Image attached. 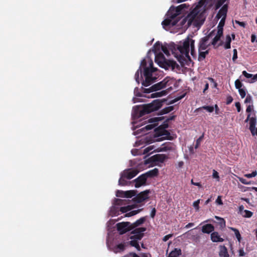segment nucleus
I'll list each match as a JSON object with an SVG mask.
<instances>
[{
	"instance_id": "f257e3e1",
	"label": "nucleus",
	"mask_w": 257,
	"mask_h": 257,
	"mask_svg": "<svg viewBox=\"0 0 257 257\" xmlns=\"http://www.w3.org/2000/svg\"><path fill=\"white\" fill-rule=\"evenodd\" d=\"M166 100L163 99H156L152 102L143 105H136L133 107V116L136 118H139L144 115L160 109L163 105V103Z\"/></svg>"
},
{
	"instance_id": "f03ea898",
	"label": "nucleus",
	"mask_w": 257,
	"mask_h": 257,
	"mask_svg": "<svg viewBox=\"0 0 257 257\" xmlns=\"http://www.w3.org/2000/svg\"><path fill=\"white\" fill-rule=\"evenodd\" d=\"M195 41L193 39H190L189 37L186 38L183 42L177 46V49L180 52V55L177 56L176 57L178 61L181 64L184 63L185 58L191 60L189 56V51L190 47L191 54L192 56H195Z\"/></svg>"
},
{
	"instance_id": "7ed1b4c3",
	"label": "nucleus",
	"mask_w": 257,
	"mask_h": 257,
	"mask_svg": "<svg viewBox=\"0 0 257 257\" xmlns=\"http://www.w3.org/2000/svg\"><path fill=\"white\" fill-rule=\"evenodd\" d=\"M204 2L203 0H201L198 4L193 9L188 16V25H190L194 21H199L201 24H202L205 19L206 9L204 6Z\"/></svg>"
},
{
	"instance_id": "20e7f679",
	"label": "nucleus",
	"mask_w": 257,
	"mask_h": 257,
	"mask_svg": "<svg viewBox=\"0 0 257 257\" xmlns=\"http://www.w3.org/2000/svg\"><path fill=\"white\" fill-rule=\"evenodd\" d=\"M157 68L153 67V62L152 60L149 61V66L145 67L144 69V76L145 77V80L142 82V85L144 86H148L154 83L156 80V77L152 76V73L156 71Z\"/></svg>"
},
{
	"instance_id": "39448f33",
	"label": "nucleus",
	"mask_w": 257,
	"mask_h": 257,
	"mask_svg": "<svg viewBox=\"0 0 257 257\" xmlns=\"http://www.w3.org/2000/svg\"><path fill=\"white\" fill-rule=\"evenodd\" d=\"M185 4H182L177 8L171 7L167 13V17L173 20H178V22L180 20L181 16H180L184 7Z\"/></svg>"
},
{
	"instance_id": "423d86ee",
	"label": "nucleus",
	"mask_w": 257,
	"mask_h": 257,
	"mask_svg": "<svg viewBox=\"0 0 257 257\" xmlns=\"http://www.w3.org/2000/svg\"><path fill=\"white\" fill-rule=\"evenodd\" d=\"M168 159L167 156L165 154H156L152 156L145 160L146 164H150L153 166L156 165V163H163L165 160Z\"/></svg>"
},
{
	"instance_id": "0eeeda50",
	"label": "nucleus",
	"mask_w": 257,
	"mask_h": 257,
	"mask_svg": "<svg viewBox=\"0 0 257 257\" xmlns=\"http://www.w3.org/2000/svg\"><path fill=\"white\" fill-rule=\"evenodd\" d=\"M117 230L120 234H123L133 229L131 223L130 222H122L116 224Z\"/></svg>"
},
{
	"instance_id": "6e6552de",
	"label": "nucleus",
	"mask_w": 257,
	"mask_h": 257,
	"mask_svg": "<svg viewBox=\"0 0 257 257\" xmlns=\"http://www.w3.org/2000/svg\"><path fill=\"white\" fill-rule=\"evenodd\" d=\"M215 30L212 31L208 35L202 38L198 46V50L199 51L201 50H204L208 48V46L210 45L211 44H208V41L209 39L213 36L214 35Z\"/></svg>"
},
{
	"instance_id": "1a4fd4ad",
	"label": "nucleus",
	"mask_w": 257,
	"mask_h": 257,
	"mask_svg": "<svg viewBox=\"0 0 257 257\" xmlns=\"http://www.w3.org/2000/svg\"><path fill=\"white\" fill-rule=\"evenodd\" d=\"M248 120L249 121V129L250 131L251 135L253 136H257V128H255V124L256 122V117L255 116L250 117V114H248L247 115V117L245 120V121L247 122Z\"/></svg>"
},
{
	"instance_id": "9d476101",
	"label": "nucleus",
	"mask_w": 257,
	"mask_h": 257,
	"mask_svg": "<svg viewBox=\"0 0 257 257\" xmlns=\"http://www.w3.org/2000/svg\"><path fill=\"white\" fill-rule=\"evenodd\" d=\"M150 193L149 190H146L140 192L135 196L133 199L134 202L140 203L149 198V194Z\"/></svg>"
},
{
	"instance_id": "9b49d317",
	"label": "nucleus",
	"mask_w": 257,
	"mask_h": 257,
	"mask_svg": "<svg viewBox=\"0 0 257 257\" xmlns=\"http://www.w3.org/2000/svg\"><path fill=\"white\" fill-rule=\"evenodd\" d=\"M146 230V227H139L135 229L131 232L134 235L131 236V239H136L141 240L144 236V232Z\"/></svg>"
},
{
	"instance_id": "f8f14e48",
	"label": "nucleus",
	"mask_w": 257,
	"mask_h": 257,
	"mask_svg": "<svg viewBox=\"0 0 257 257\" xmlns=\"http://www.w3.org/2000/svg\"><path fill=\"white\" fill-rule=\"evenodd\" d=\"M139 171L136 169H128L124 170L122 173V176L127 179H131L135 177Z\"/></svg>"
},
{
	"instance_id": "ddd939ff",
	"label": "nucleus",
	"mask_w": 257,
	"mask_h": 257,
	"mask_svg": "<svg viewBox=\"0 0 257 257\" xmlns=\"http://www.w3.org/2000/svg\"><path fill=\"white\" fill-rule=\"evenodd\" d=\"M147 179L148 178L145 173L141 175L137 178L134 180V181L135 182V187L139 188L141 186L146 185Z\"/></svg>"
},
{
	"instance_id": "4468645a",
	"label": "nucleus",
	"mask_w": 257,
	"mask_h": 257,
	"mask_svg": "<svg viewBox=\"0 0 257 257\" xmlns=\"http://www.w3.org/2000/svg\"><path fill=\"white\" fill-rule=\"evenodd\" d=\"M168 81L169 80H168L167 78H165L163 81L152 86V89L154 91H156L157 90L164 88L166 87Z\"/></svg>"
},
{
	"instance_id": "2eb2a0df",
	"label": "nucleus",
	"mask_w": 257,
	"mask_h": 257,
	"mask_svg": "<svg viewBox=\"0 0 257 257\" xmlns=\"http://www.w3.org/2000/svg\"><path fill=\"white\" fill-rule=\"evenodd\" d=\"M174 150V144L170 142H166L157 149V152H166Z\"/></svg>"
},
{
	"instance_id": "dca6fc26",
	"label": "nucleus",
	"mask_w": 257,
	"mask_h": 257,
	"mask_svg": "<svg viewBox=\"0 0 257 257\" xmlns=\"http://www.w3.org/2000/svg\"><path fill=\"white\" fill-rule=\"evenodd\" d=\"M228 10V5L227 4L224 5L221 9L219 11L218 13L216 15V18L217 19H219L221 18L226 19V14Z\"/></svg>"
},
{
	"instance_id": "f3484780",
	"label": "nucleus",
	"mask_w": 257,
	"mask_h": 257,
	"mask_svg": "<svg viewBox=\"0 0 257 257\" xmlns=\"http://www.w3.org/2000/svg\"><path fill=\"white\" fill-rule=\"evenodd\" d=\"M155 62L158 64H164L167 59L164 56V54L161 52L155 53Z\"/></svg>"
},
{
	"instance_id": "a211bd4d",
	"label": "nucleus",
	"mask_w": 257,
	"mask_h": 257,
	"mask_svg": "<svg viewBox=\"0 0 257 257\" xmlns=\"http://www.w3.org/2000/svg\"><path fill=\"white\" fill-rule=\"evenodd\" d=\"M178 23V20H173L167 17L162 22V25L164 28L168 26H174Z\"/></svg>"
},
{
	"instance_id": "6ab92c4d",
	"label": "nucleus",
	"mask_w": 257,
	"mask_h": 257,
	"mask_svg": "<svg viewBox=\"0 0 257 257\" xmlns=\"http://www.w3.org/2000/svg\"><path fill=\"white\" fill-rule=\"evenodd\" d=\"M214 230V227L211 224H207L202 227V231L204 233H210L213 232Z\"/></svg>"
},
{
	"instance_id": "aec40b11",
	"label": "nucleus",
	"mask_w": 257,
	"mask_h": 257,
	"mask_svg": "<svg viewBox=\"0 0 257 257\" xmlns=\"http://www.w3.org/2000/svg\"><path fill=\"white\" fill-rule=\"evenodd\" d=\"M211 240L214 242H223L224 239L220 236L217 232L214 231L211 234Z\"/></svg>"
},
{
	"instance_id": "412c9836",
	"label": "nucleus",
	"mask_w": 257,
	"mask_h": 257,
	"mask_svg": "<svg viewBox=\"0 0 257 257\" xmlns=\"http://www.w3.org/2000/svg\"><path fill=\"white\" fill-rule=\"evenodd\" d=\"M219 255L220 257H229L227 249L224 245H220Z\"/></svg>"
},
{
	"instance_id": "4be33fe9",
	"label": "nucleus",
	"mask_w": 257,
	"mask_h": 257,
	"mask_svg": "<svg viewBox=\"0 0 257 257\" xmlns=\"http://www.w3.org/2000/svg\"><path fill=\"white\" fill-rule=\"evenodd\" d=\"M159 173V170L157 168H155L145 173L147 178L157 176Z\"/></svg>"
},
{
	"instance_id": "5701e85b",
	"label": "nucleus",
	"mask_w": 257,
	"mask_h": 257,
	"mask_svg": "<svg viewBox=\"0 0 257 257\" xmlns=\"http://www.w3.org/2000/svg\"><path fill=\"white\" fill-rule=\"evenodd\" d=\"M146 220V217H142L140 218L139 219L136 221L133 224L131 223L132 227L133 229L143 224L145 221Z\"/></svg>"
},
{
	"instance_id": "b1692460",
	"label": "nucleus",
	"mask_w": 257,
	"mask_h": 257,
	"mask_svg": "<svg viewBox=\"0 0 257 257\" xmlns=\"http://www.w3.org/2000/svg\"><path fill=\"white\" fill-rule=\"evenodd\" d=\"M164 64L167 67H171L172 69L179 66L175 61L170 60H167Z\"/></svg>"
},
{
	"instance_id": "393cba45",
	"label": "nucleus",
	"mask_w": 257,
	"mask_h": 257,
	"mask_svg": "<svg viewBox=\"0 0 257 257\" xmlns=\"http://www.w3.org/2000/svg\"><path fill=\"white\" fill-rule=\"evenodd\" d=\"M121 193H125L124 197L125 198H132L133 196H135L137 195V190H129L125 192H120Z\"/></svg>"
},
{
	"instance_id": "a878e982",
	"label": "nucleus",
	"mask_w": 257,
	"mask_h": 257,
	"mask_svg": "<svg viewBox=\"0 0 257 257\" xmlns=\"http://www.w3.org/2000/svg\"><path fill=\"white\" fill-rule=\"evenodd\" d=\"M181 254V250L180 248H175L171 251L168 257H178Z\"/></svg>"
},
{
	"instance_id": "bb28decb",
	"label": "nucleus",
	"mask_w": 257,
	"mask_h": 257,
	"mask_svg": "<svg viewBox=\"0 0 257 257\" xmlns=\"http://www.w3.org/2000/svg\"><path fill=\"white\" fill-rule=\"evenodd\" d=\"M136 207L135 205H127L126 206L121 207L120 208V211L122 213H126L127 212L131 210Z\"/></svg>"
},
{
	"instance_id": "cd10ccee",
	"label": "nucleus",
	"mask_w": 257,
	"mask_h": 257,
	"mask_svg": "<svg viewBox=\"0 0 257 257\" xmlns=\"http://www.w3.org/2000/svg\"><path fill=\"white\" fill-rule=\"evenodd\" d=\"M173 109H174V106H170L166 107L164 108H163V109H162L160 111L159 114L160 115H163V114H167V113L171 112V111H172Z\"/></svg>"
},
{
	"instance_id": "c85d7f7f",
	"label": "nucleus",
	"mask_w": 257,
	"mask_h": 257,
	"mask_svg": "<svg viewBox=\"0 0 257 257\" xmlns=\"http://www.w3.org/2000/svg\"><path fill=\"white\" fill-rule=\"evenodd\" d=\"M167 94V91L166 90H162L160 92H157L155 93H153L151 94V97L155 98L158 97H161L162 96L166 95Z\"/></svg>"
},
{
	"instance_id": "c756f323",
	"label": "nucleus",
	"mask_w": 257,
	"mask_h": 257,
	"mask_svg": "<svg viewBox=\"0 0 257 257\" xmlns=\"http://www.w3.org/2000/svg\"><path fill=\"white\" fill-rule=\"evenodd\" d=\"M215 3V10L218 9L222 6L226 0H212Z\"/></svg>"
},
{
	"instance_id": "7c9ffc66",
	"label": "nucleus",
	"mask_w": 257,
	"mask_h": 257,
	"mask_svg": "<svg viewBox=\"0 0 257 257\" xmlns=\"http://www.w3.org/2000/svg\"><path fill=\"white\" fill-rule=\"evenodd\" d=\"M162 45L161 44V43L159 42H156L154 46H153V51L154 53H158L159 52H160V50L161 49V46Z\"/></svg>"
},
{
	"instance_id": "2f4dec72",
	"label": "nucleus",
	"mask_w": 257,
	"mask_h": 257,
	"mask_svg": "<svg viewBox=\"0 0 257 257\" xmlns=\"http://www.w3.org/2000/svg\"><path fill=\"white\" fill-rule=\"evenodd\" d=\"M229 228L234 232L235 235L237 239V240L240 242L241 239V237L239 230L233 227H230Z\"/></svg>"
},
{
	"instance_id": "473e14b6",
	"label": "nucleus",
	"mask_w": 257,
	"mask_h": 257,
	"mask_svg": "<svg viewBox=\"0 0 257 257\" xmlns=\"http://www.w3.org/2000/svg\"><path fill=\"white\" fill-rule=\"evenodd\" d=\"M205 109L209 112H212L214 111V107L213 106H203L196 109V111H198L201 109Z\"/></svg>"
},
{
	"instance_id": "72a5a7b5",
	"label": "nucleus",
	"mask_w": 257,
	"mask_h": 257,
	"mask_svg": "<svg viewBox=\"0 0 257 257\" xmlns=\"http://www.w3.org/2000/svg\"><path fill=\"white\" fill-rule=\"evenodd\" d=\"M125 179H126V178L122 176V173H121V177L118 180V185L120 186L127 185L128 182Z\"/></svg>"
},
{
	"instance_id": "f704fd0d",
	"label": "nucleus",
	"mask_w": 257,
	"mask_h": 257,
	"mask_svg": "<svg viewBox=\"0 0 257 257\" xmlns=\"http://www.w3.org/2000/svg\"><path fill=\"white\" fill-rule=\"evenodd\" d=\"M132 240L130 241V244L131 246L135 247L137 249L140 250V247L137 241L138 239H132Z\"/></svg>"
},
{
	"instance_id": "c9c22d12",
	"label": "nucleus",
	"mask_w": 257,
	"mask_h": 257,
	"mask_svg": "<svg viewBox=\"0 0 257 257\" xmlns=\"http://www.w3.org/2000/svg\"><path fill=\"white\" fill-rule=\"evenodd\" d=\"M142 210H143V209H138L136 210L131 211L130 212L126 213L125 215V217H131V216H134L135 215H136L140 212H141Z\"/></svg>"
},
{
	"instance_id": "e433bc0d",
	"label": "nucleus",
	"mask_w": 257,
	"mask_h": 257,
	"mask_svg": "<svg viewBox=\"0 0 257 257\" xmlns=\"http://www.w3.org/2000/svg\"><path fill=\"white\" fill-rule=\"evenodd\" d=\"M128 200L126 199H116L115 201V204L117 205H125L127 203Z\"/></svg>"
},
{
	"instance_id": "4c0bfd02",
	"label": "nucleus",
	"mask_w": 257,
	"mask_h": 257,
	"mask_svg": "<svg viewBox=\"0 0 257 257\" xmlns=\"http://www.w3.org/2000/svg\"><path fill=\"white\" fill-rule=\"evenodd\" d=\"M221 36L216 34L215 37L213 39L211 44L214 47L216 45L217 43L220 40Z\"/></svg>"
},
{
	"instance_id": "58836bf2",
	"label": "nucleus",
	"mask_w": 257,
	"mask_h": 257,
	"mask_svg": "<svg viewBox=\"0 0 257 257\" xmlns=\"http://www.w3.org/2000/svg\"><path fill=\"white\" fill-rule=\"evenodd\" d=\"M169 132L164 129H163L161 130V133L159 134V136H163V135H166L167 136V137L166 138L167 139L171 140L170 138H169V136H170Z\"/></svg>"
},
{
	"instance_id": "ea45409f",
	"label": "nucleus",
	"mask_w": 257,
	"mask_h": 257,
	"mask_svg": "<svg viewBox=\"0 0 257 257\" xmlns=\"http://www.w3.org/2000/svg\"><path fill=\"white\" fill-rule=\"evenodd\" d=\"M244 214H242L244 217L249 218L251 217L253 214L252 212L247 210H244Z\"/></svg>"
},
{
	"instance_id": "a19ab883",
	"label": "nucleus",
	"mask_w": 257,
	"mask_h": 257,
	"mask_svg": "<svg viewBox=\"0 0 257 257\" xmlns=\"http://www.w3.org/2000/svg\"><path fill=\"white\" fill-rule=\"evenodd\" d=\"M257 175V171H254L251 173L250 174H244V177L247 178H250L252 177H254Z\"/></svg>"
},
{
	"instance_id": "79ce46f5",
	"label": "nucleus",
	"mask_w": 257,
	"mask_h": 257,
	"mask_svg": "<svg viewBox=\"0 0 257 257\" xmlns=\"http://www.w3.org/2000/svg\"><path fill=\"white\" fill-rule=\"evenodd\" d=\"M243 84L241 82V81L239 79H237L235 81V86L236 88L238 89H242L241 87L242 86Z\"/></svg>"
},
{
	"instance_id": "37998d69",
	"label": "nucleus",
	"mask_w": 257,
	"mask_h": 257,
	"mask_svg": "<svg viewBox=\"0 0 257 257\" xmlns=\"http://www.w3.org/2000/svg\"><path fill=\"white\" fill-rule=\"evenodd\" d=\"M161 50L166 55H170V53L169 50H168V48L166 45H162L161 46Z\"/></svg>"
},
{
	"instance_id": "c03bdc74",
	"label": "nucleus",
	"mask_w": 257,
	"mask_h": 257,
	"mask_svg": "<svg viewBox=\"0 0 257 257\" xmlns=\"http://www.w3.org/2000/svg\"><path fill=\"white\" fill-rule=\"evenodd\" d=\"M204 137V135L203 134L201 136H200L197 140H196V144H195V149H197L198 148V147L199 146L200 144V143H201V141H202V140L203 139Z\"/></svg>"
},
{
	"instance_id": "a18cd8bd",
	"label": "nucleus",
	"mask_w": 257,
	"mask_h": 257,
	"mask_svg": "<svg viewBox=\"0 0 257 257\" xmlns=\"http://www.w3.org/2000/svg\"><path fill=\"white\" fill-rule=\"evenodd\" d=\"M215 218L219 221V224L221 226H222V225H223L224 226L225 225V221L223 218L216 216H215Z\"/></svg>"
},
{
	"instance_id": "49530a36",
	"label": "nucleus",
	"mask_w": 257,
	"mask_h": 257,
	"mask_svg": "<svg viewBox=\"0 0 257 257\" xmlns=\"http://www.w3.org/2000/svg\"><path fill=\"white\" fill-rule=\"evenodd\" d=\"M139 71H140L141 73H142V70L141 68H140L138 70V71L136 72L135 75V78L136 79V81L139 83Z\"/></svg>"
},
{
	"instance_id": "de8ad7c7",
	"label": "nucleus",
	"mask_w": 257,
	"mask_h": 257,
	"mask_svg": "<svg viewBox=\"0 0 257 257\" xmlns=\"http://www.w3.org/2000/svg\"><path fill=\"white\" fill-rule=\"evenodd\" d=\"M206 56L203 52L199 51L198 60L199 61L203 60L205 58Z\"/></svg>"
},
{
	"instance_id": "09e8293b",
	"label": "nucleus",
	"mask_w": 257,
	"mask_h": 257,
	"mask_svg": "<svg viewBox=\"0 0 257 257\" xmlns=\"http://www.w3.org/2000/svg\"><path fill=\"white\" fill-rule=\"evenodd\" d=\"M239 94L242 98H244L246 95V92L244 89H239L238 90Z\"/></svg>"
},
{
	"instance_id": "8fccbe9b",
	"label": "nucleus",
	"mask_w": 257,
	"mask_h": 257,
	"mask_svg": "<svg viewBox=\"0 0 257 257\" xmlns=\"http://www.w3.org/2000/svg\"><path fill=\"white\" fill-rule=\"evenodd\" d=\"M225 19H224V18H222L220 20V21L219 22V24L217 26V28H223L224 24H225Z\"/></svg>"
},
{
	"instance_id": "3c124183",
	"label": "nucleus",
	"mask_w": 257,
	"mask_h": 257,
	"mask_svg": "<svg viewBox=\"0 0 257 257\" xmlns=\"http://www.w3.org/2000/svg\"><path fill=\"white\" fill-rule=\"evenodd\" d=\"M142 89L143 92L144 93H149L154 91L152 89V86L151 87H150L149 88H144L142 87Z\"/></svg>"
},
{
	"instance_id": "603ef678",
	"label": "nucleus",
	"mask_w": 257,
	"mask_h": 257,
	"mask_svg": "<svg viewBox=\"0 0 257 257\" xmlns=\"http://www.w3.org/2000/svg\"><path fill=\"white\" fill-rule=\"evenodd\" d=\"M238 179H239V181L243 184H245V185L250 184V182L247 181L245 179H244L243 178H239Z\"/></svg>"
},
{
	"instance_id": "864d4df0",
	"label": "nucleus",
	"mask_w": 257,
	"mask_h": 257,
	"mask_svg": "<svg viewBox=\"0 0 257 257\" xmlns=\"http://www.w3.org/2000/svg\"><path fill=\"white\" fill-rule=\"evenodd\" d=\"M212 177L214 178L217 179V181L219 180L218 173L215 170H213V171Z\"/></svg>"
},
{
	"instance_id": "5fc2aeb1",
	"label": "nucleus",
	"mask_w": 257,
	"mask_h": 257,
	"mask_svg": "<svg viewBox=\"0 0 257 257\" xmlns=\"http://www.w3.org/2000/svg\"><path fill=\"white\" fill-rule=\"evenodd\" d=\"M199 203L200 200H197V201H195L193 202V206L195 207L197 211L199 209Z\"/></svg>"
},
{
	"instance_id": "6e6d98bb",
	"label": "nucleus",
	"mask_w": 257,
	"mask_h": 257,
	"mask_svg": "<svg viewBox=\"0 0 257 257\" xmlns=\"http://www.w3.org/2000/svg\"><path fill=\"white\" fill-rule=\"evenodd\" d=\"M233 57L232 60L234 62L237 58V50L234 49L233 50Z\"/></svg>"
},
{
	"instance_id": "4d7b16f0",
	"label": "nucleus",
	"mask_w": 257,
	"mask_h": 257,
	"mask_svg": "<svg viewBox=\"0 0 257 257\" xmlns=\"http://www.w3.org/2000/svg\"><path fill=\"white\" fill-rule=\"evenodd\" d=\"M252 102V98H251V96L249 95V94H248L244 100V102L245 103H250Z\"/></svg>"
},
{
	"instance_id": "13d9d810",
	"label": "nucleus",
	"mask_w": 257,
	"mask_h": 257,
	"mask_svg": "<svg viewBox=\"0 0 257 257\" xmlns=\"http://www.w3.org/2000/svg\"><path fill=\"white\" fill-rule=\"evenodd\" d=\"M242 75H244L247 78H251L253 76L252 74L248 73L247 72H246V71H243L242 72Z\"/></svg>"
},
{
	"instance_id": "bf43d9fd",
	"label": "nucleus",
	"mask_w": 257,
	"mask_h": 257,
	"mask_svg": "<svg viewBox=\"0 0 257 257\" xmlns=\"http://www.w3.org/2000/svg\"><path fill=\"white\" fill-rule=\"evenodd\" d=\"M233 101V98L231 96H228L226 98V104L228 105L230 104Z\"/></svg>"
},
{
	"instance_id": "052dcab7",
	"label": "nucleus",
	"mask_w": 257,
	"mask_h": 257,
	"mask_svg": "<svg viewBox=\"0 0 257 257\" xmlns=\"http://www.w3.org/2000/svg\"><path fill=\"white\" fill-rule=\"evenodd\" d=\"M117 248L120 250H123L125 248V245L123 243H119L117 245Z\"/></svg>"
},
{
	"instance_id": "680f3d73",
	"label": "nucleus",
	"mask_w": 257,
	"mask_h": 257,
	"mask_svg": "<svg viewBox=\"0 0 257 257\" xmlns=\"http://www.w3.org/2000/svg\"><path fill=\"white\" fill-rule=\"evenodd\" d=\"M223 29L222 28H217V35L222 37L223 36Z\"/></svg>"
},
{
	"instance_id": "e2e57ef3",
	"label": "nucleus",
	"mask_w": 257,
	"mask_h": 257,
	"mask_svg": "<svg viewBox=\"0 0 257 257\" xmlns=\"http://www.w3.org/2000/svg\"><path fill=\"white\" fill-rule=\"evenodd\" d=\"M173 236V235L172 234H168V235H165L163 238V240L164 241H167L169 239V238H170L171 237H172Z\"/></svg>"
},
{
	"instance_id": "0e129e2a",
	"label": "nucleus",
	"mask_w": 257,
	"mask_h": 257,
	"mask_svg": "<svg viewBox=\"0 0 257 257\" xmlns=\"http://www.w3.org/2000/svg\"><path fill=\"white\" fill-rule=\"evenodd\" d=\"M141 67H143L144 69L145 67H147V61L145 59H144L142 61L141 64V66L140 68H141Z\"/></svg>"
},
{
	"instance_id": "69168bd1",
	"label": "nucleus",
	"mask_w": 257,
	"mask_h": 257,
	"mask_svg": "<svg viewBox=\"0 0 257 257\" xmlns=\"http://www.w3.org/2000/svg\"><path fill=\"white\" fill-rule=\"evenodd\" d=\"M216 203L219 205H222L223 202L221 198V196H218L216 200Z\"/></svg>"
},
{
	"instance_id": "338daca9",
	"label": "nucleus",
	"mask_w": 257,
	"mask_h": 257,
	"mask_svg": "<svg viewBox=\"0 0 257 257\" xmlns=\"http://www.w3.org/2000/svg\"><path fill=\"white\" fill-rule=\"evenodd\" d=\"M191 183L192 184V185H194L195 186H198V187L199 188H201L202 187V185L201 184V183L200 182H194L193 181V180L192 179L191 180Z\"/></svg>"
},
{
	"instance_id": "774afa93",
	"label": "nucleus",
	"mask_w": 257,
	"mask_h": 257,
	"mask_svg": "<svg viewBox=\"0 0 257 257\" xmlns=\"http://www.w3.org/2000/svg\"><path fill=\"white\" fill-rule=\"evenodd\" d=\"M235 106L236 107L237 112H240V110H241V106H240V103L239 102H236L235 104Z\"/></svg>"
}]
</instances>
